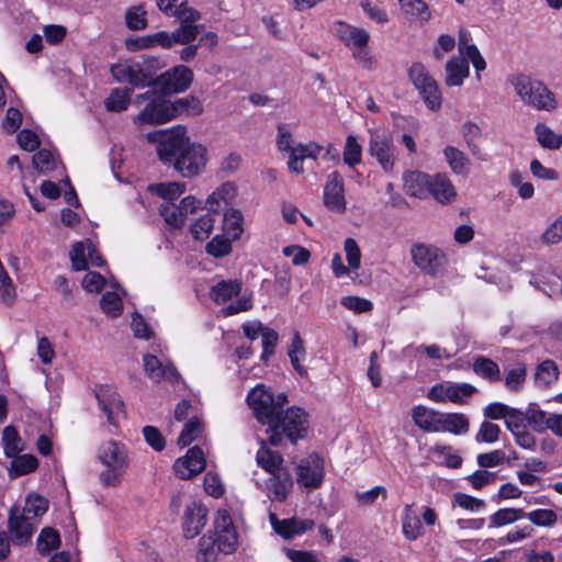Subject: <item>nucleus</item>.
<instances>
[{"label": "nucleus", "mask_w": 562, "mask_h": 562, "mask_svg": "<svg viewBox=\"0 0 562 562\" xmlns=\"http://www.w3.org/2000/svg\"><path fill=\"white\" fill-rule=\"evenodd\" d=\"M146 139L157 145L159 159L171 165L182 177L192 178L205 169L207 148L201 143L192 142L184 126L149 132Z\"/></svg>", "instance_id": "nucleus-1"}, {"label": "nucleus", "mask_w": 562, "mask_h": 562, "mask_svg": "<svg viewBox=\"0 0 562 562\" xmlns=\"http://www.w3.org/2000/svg\"><path fill=\"white\" fill-rule=\"evenodd\" d=\"M268 440L260 441L256 453L257 464L263 469L269 477L265 482V492L272 502H283L293 487L290 471L283 465V457L268 447Z\"/></svg>", "instance_id": "nucleus-2"}, {"label": "nucleus", "mask_w": 562, "mask_h": 562, "mask_svg": "<svg viewBox=\"0 0 562 562\" xmlns=\"http://www.w3.org/2000/svg\"><path fill=\"white\" fill-rule=\"evenodd\" d=\"M310 428L308 416L305 411L293 406L284 409L267 426L268 442L271 446H283L285 441L295 445L306 437Z\"/></svg>", "instance_id": "nucleus-3"}, {"label": "nucleus", "mask_w": 562, "mask_h": 562, "mask_svg": "<svg viewBox=\"0 0 562 562\" xmlns=\"http://www.w3.org/2000/svg\"><path fill=\"white\" fill-rule=\"evenodd\" d=\"M99 459L104 467L99 477L101 484L119 486L130 463L126 447L121 442L109 440L100 447Z\"/></svg>", "instance_id": "nucleus-4"}, {"label": "nucleus", "mask_w": 562, "mask_h": 562, "mask_svg": "<svg viewBox=\"0 0 562 562\" xmlns=\"http://www.w3.org/2000/svg\"><path fill=\"white\" fill-rule=\"evenodd\" d=\"M520 100L539 111H552L557 108V100L548 87L541 81L525 75H518L510 80Z\"/></svg>", "instance_id": "nucleus-5"}, {"label": "nucleus", "mask_w": 562, "mask_h": 562, "mask_svg": "<svg viewBox=\"0 0 562 562\" xmlns=\"http://www.w3.org/2000/svg\"><path fill=\"white\" fill-rule=\"evenodd\" d=\"M157 59L143 56L139 60L126 59L111 66V74L117 82H127L135 88L153 87L154 71L150 70Z\"/></svg>", "instance_id": "nucleus-6"}, {"label": "nucleus", "mask_w": 562, "mask_h": 562, "mask_svg": "<svg viewBox=\"0 0 562 562\" xmlns=\"http://www.w3.org/2000/svg\"><path fill=\"white\" fill-rule=\"evenodd\" d=\"M247 403L256 419L268 426L278 413H282L286 396L284 394L274 396L263 384L259 383L249 391Z\"/></svg>", "instance_id": "nucleus-7"}, {"label": "nucleus", "mask_w": 562, "mask_h": 562, "mask_svg": "<svg viewBox=\"0 0 562 562\" xmlns=\"http://www.w3.org/2000/svg\"><path fill=\"white\" fill-rule=\"evenodd\" d=\"M241 283L236 280H224L214 285L211 290L212 300L224 305L222 314L232 316L241 312H247L252 307L250 296H239Z\"/></svg>", "instance_id": "nucleus-8"}, {"label": "nucleus", "mask_w": 562, "mask_h": 562, "mask_svg": "<svg viewBox=\"0 0 562 562\" xmlns=\"http://www.w3.org/2000/svg\"><path fill=\"white\" fill-rule=\"evenodd\" d=\"M35 498L29 494L22 509L12 508L9 514L8 529L11 540L16 546H24L31 542L34 531Z\"/></svg>", "instance_id": "nucleus-9"}, {"label": "nucleus", "mask_w": 562, "mask_h": 562, "mask_svg": "<svg viewBox=\"0 0 562 562\" xmlns=\"http://www.w3.org/2000/svg\"><path fill=\"white\" fill-rule=\"evenodd\" d=\"M277 146L280 151L290 153L288 167L290 171L295 173L303 172V161L306 158L316 159L322 151V146L315 143H310L306 145L299 144L297 146L293 147L292 135L284 125L278 126Z\"/></svg>", "instance_id": "nucleus-10"}, {"label": "nucleus", "mask_w": 562, "mask_h": 562, "mask_svg": "<svg viewBox=\"0 0 562 562\" xmlns=\"http://www.w3.org/2000/svg\"><path fill=\"white\" fill-rule=\"evenodd\" d=\"M336 34L339 40L352 52L353 58L366 68L372 65V55L368 48L370 34L361 27L338 22Z\"/></svg>", "instance_id": "nucleus-11"}, {"label": "nucleus", "mask_w": 562, "mask_h": 562, "mask_svg": "<svg viewBox=\"0 0 562 562\" xmlns=\"http://www.w3.org/2000/svg\"><path fill=\"white\" fill-rule=\"evenodd\" d=\"M408 75L427 108L431 111L439 110L442 102L441 92L426 67L422 63H414L408 70Z\"/></svg>", "instance_id": "nucleus-12"}, {"label": "nucleus", "mask_w": 562, "mask_h": 562, "mask_svg": "<svg viewBox=\"0 0 562 562\" xmlns=\"http://www.w3.org/2000/svg\"><path fill=\"white\" fill-rule=\"evenodd\" d=\"M140 99L150 100V102L133 119L134 124H162L173 117L171 104L156 95L154 91L149 90L138 94L137 102H139Z\"/></svg>", "instance_id": "nucleus-13"}, {"label": "nucleus", "mask_w": 562, "mask_h": 562, "mask_svg": "<svg viewBox=\"0 0 562 562\" xmlns=\"http://www.w3.org/2000/svg\"><path fill=\"white\" fill-rule=\"evenodd\" d=\"M413 262L425 273L437 276L447 263L446 255L436 246L416 243L411 247Z\"/></svg>", "instance_id": "nucleus-14"}, {"label": "nucleus", "mask_w": 562, "mask_h": 562, "mask_svg": "<svg viewBox=\"0 0 562 562\" xmlns=\"http://www.w3.org/2000/svg\"><path fill=\"white\" fill-rule=\"evenodd\" d=\"M193 81L192 70L183 65L175 66L158 77H154L153 87L158 88L162 94H172L186 91Z\"/></svg>", "instance_id": "nucleus-15"}, {"label": "nucleus", "mask_w": 562, "mask_h": 562, "mask_svg": "<svg viewBox=\"0 0 562 562\" xmlns=\"http://www.w3.org/2000/svg\"><path fill=\"white\" fill-rule=\"evenodd\" d=\"M475 392L476 387L470 383L446 382L434 385L427 396L438 403L450 401L454 404H464Z\"/></svg>", "instance_id": "nucleus-16"}, {"label": "nucleus", "mask_w": 562, "mask_h": 562, "mask_svg": "<svg viewBox=\"0 0 562 562\" xmlns=\"http://www.w3.org/2000/svg\"><path fill=\"white\" fill-rule=\"evenodd\" d=\"M216 546L222 553L229 554L236 550L237 532L232 517L226 509H218L214 519Z\"/></svg>", "instance_id": "nucleus-17"}, {"label": "nucleus", "mask_w": 562, "mask_h": 562, "mask_svg": "<svg viewBox=\"0 0 562 562\" xmlns=\"http://www.w3.org/2000/svg\"><path fill=\"white\" fill-rule=\"evenodd\" d=\"M368 153L376 160V162L385 172L393 170L397 157L396 148L391 136L381 134L371 135Z\"/></svg>", "instance_id": "nucleus-18"}, {"label": "nucleus", "mask_w": 562, "mask_h": 562, "mask_svg": "<svg viewBox=\"0 0 562 562\" xmlns=\"http://www.w3.org/2000/svg\"><path fill=\"white\" fill-rule=\"evenodd\" d=\"M297 483L306 488H317L324 479V461L313 453L303 458L296 468Z\"/></svg>", "instance_id": "nucleus-19"}, {"label": "nucleus", "mask_w": 562, "mask_h": 562, "mask_svg": "<svg viewBox=\"0 0 562 562\" xmlns=\"http://www.w3.org/2000/svg\"><path fill=\"white\" fill-rule=\"evenodd\" d=\"M99 407L105 414L108 422L115 425L120 415L124 414V404L116 389L112 385H98L93 390Z\"/></svg>", "instance_id": "nucleus-20"}, {"label": "nucleus", "mask_w": 562, "mask_h": 562, "mask_svg": "<svg viewBox=\"0 0 562 562\" xmlns=\"http://www.w3.org/2000/svg\"><path fill=\"white\" fill-rule=\"evenodd\" d=\"M143 369L146 376L155 383L161 381L175 383L180 379L179 372L170 361L164 362L150 353L143 356Z\"/></svg>", "instance_id": "nucleus-21"}, {"label": "nucleus", "mask_w": 562, "mask_h": 562, "mask_svg": "<svg viewBox=\"0 0 562 562\" xmlns=\"http://www.w3.org/2000/svg\"><path fill=\"white\" fill-rule=\"evenodd\" d=\"M344 178L338 171H333L327 176L324 186L323 200L325 206L336 213L346 211Z\"/></svg>", "instance_id": "nucleus-22"}, {"label": "nucleus", "mask_w": 562, "mask_h": 562, "mask_svg": "<svg viewBox=\"0 0 562 562\" xmlns=\"http://www.w3.org/2000/svg\"><path fill=\"white\" fill-rule=\"evenodd\" d=\"M70 260L72 269L76 271L86 270L89 265L93 267H101L104 263L102 257L97 251L90 239L77 241L72 245L70 250Z\"/></svg>", "instance_id": "nucleus-23"}, {"label": "nucleus", "mask_w": 562, "mask_h": 562, "mask_svg": "<svg viewBox=\"0 0 562 562\" xmlns=\"http://www.w3.org/2000/svg\"><path fill=\"white\" fill-rule=\"evenodd\" d=\"M204 468V454L198 446L190 448L187 454L179 458L173 464L176 475L182 480H189L198 475Z\"/></svg>", "instance_id": "nucleus-24"}, {"label": "nucleus", "mask_w": 562, "mask_h": 562, "mask_svg": "<svg viewBox=\"0 0 562 562\" xmlns=\"http://www.w3.org/2000/svg\"><path fill=\"white\" fill-rule=\"evenodd\" d=\"M207 509L200 503L190 504L183 516V532L186 538L196 537L206 524Z\"/></svg>", "instance_id": "nucleus-25"}, {"label": "nucleus", "mask_w": 562, "mask_h": 562, "mask_svg": "<svg viewBox=\"0 0 562 562\" xmlns=\"http://www.w3.org/2000/svg\"><path fill=\"white\" fill-rule=\"evenodd\" d=\"M432 176L420 171H406L403 175L404 190L414 198L426 199L429 195V188Z\"/></svg>", "instance_id": "nucleus-26"}, {"label": "nucleus", "mask_w": 562, "mask_h": 562, "mask_svg": "<svg viewBox=\"0 0 562 562\" xmlns=\"http://www.w3.org/2000/svg\"><path fill=\"white\" fill-rule=\"evenodd\" d=\"M470 75L469 63L463 56L450 58L446 64L445 82L449 87H459Z\"/></svg>", "instance_id": "nucleus-27"}, {"label": "nucleus", "mask_w": 562, "mask_h": 562, "mask_svg": "<svg viewBox=\"0 0 562 562\" xmlns=\"http://www.w3.org/2000/svg\"><path fill=\"white\" fill-rule=\"evenodd\" d=\"M429 194L441 204L451 203L456 195V189L446 175H435L429 188Z\"/></svg>", "instance_id": "nucleus-28"}, {"label": "nucleus", "mask_w": 562, "mask_h": 562, "mask_svg": "<svg viewBox=\"0 0 562 562\" xmlns=\"http://www.w3.org/2000/svg\"><path fill=\"white\" fill-rule=\"evenodd\" d=\"M438 429L436 432L464 434L469 430L468 418L458 413H441L438 417Z\"/></svg>", "instance_id": "nucleus-29"}, {"label": "nucleus", "mask_w": 562, "mask_h": 562, "mask_svg": "<svg viewBox=\"0 0 562 562\" xmlns=\"http://www.w3.org/2000/svg\"><path fill=\"white\" fill-rule=\"evenodd\" d=\"M402 532L404 537L414 541L423 536L424 529L420 518L413 510V504H406L402 514Z\"/></svg>", "instance_id": "nucleus-30"}, {"label": "nucleus", "mask_w": 562, "mask_h": 562, "mask_svg": "<svg viewBox=\"0 0 562 562\" xmlns=\"http://www.w3.org/2000/svg\"><path fill=\"white\" fill-rule=\"evenodd\" d=\"M412 417L417 427L427 432H436L438 427L439 412L432 408L418 405L412 411Z\"/></svg>", "instance_id": "nucleus-31"}, {"label": "nucleus", "mask_w": 562, "mask_h": 562, "mask_svg": "<svg viewBox=\"0 0 562 562\" xmlns=\"http://www.w3.org/2000/svg\"><path fill=\"white\" fill-rule=\"evenodd\" d=\"M288 356L290 358L293 369L301 376H305L307 374V371L303 363L306 359V350L304 347V341L301 338L299 331H295L293 334L292 341L288 350Z\"/></svg>", "instance_id": "nucleus-32"}, {"label": "nucleus", "mask_w": 562, "mask_h": 562, "mask_svg": "<svg viewBox=\"0 0 562 562\" xmlns=\"http://www.w3.org/2000/svg\"><path fill=\"white\" fill-rule=\"evenodd\" d=\"M61 546L59 532L53 527H44L37 535V553L49 555Z\"/></svg>", "instance_id": "nucleus-33"}, {"label": "nucleus", "mask_w": 562, "mask_h": 562, "mask_svg": "<svg viewBox=\"0 0 562 562\" xmlns=\"http://www.w3.org/2000/svg\"><path fill=\"white\" fill-rule=\"evenodd\" d=\"M235 188L232 183L226 182L218 187L212 194L209 195L205 206L209 213L218 217V211L222 204L226 205L228 199L234 195Z\"/></svg>", "instance_id": "nucleus-34"}, {"label": "nucleus", "mask_w": 562, "mask_h": 562, "mask_svg": "<svg viewBox=\"0 0 562 562\" xmlns=\"http://www.w3.org/2000/svg\"><path fill=\"white\" fill-rule=\"evenodd\" d=\"M521 518H525V510L521 508H499L497 512L490 516L488 528L504 527L514 524Z\"/></svg>", "instance_id": "nucleus-35"}, {"label": "nucleus", "mask_w": 562, "mask_h": 562, "mask_svg": "<svg viewBox=\"0 0 562 562\" xmlns=\"http://www.w3.org/2000/svg\"><path fill=\"white\" fill-rule=\"evenodd\" d=\"M526 412L527 423L536 432L542 434L548 430L552 413L541 409L537 403H530Z\"/></svg>", "instance_id": "nucleus-36"}, {"label": "nucleus", "mask_w": 562, "mask_h": 562, "mask_svg": "<svg viewBox=\"0 0 562 562\" xmlns=\"http://www.w3.org/2000/svg\"><path fill=\"white\" fill-rule=\"evenodd\" d=\"M223 231L228 238L237 239L243 234V215L235 209H228L223 215Z\"/></svg>", "instance_id": "nucleus-37"}, {"label": "nucleus", "mask_w": 562, "mask_h": 562, "mask_svg": "<svg viewBox=\"0 0 562 562\" xmlns=\"http://www.w3.org/2000/svg\"><path fill=\"white\" fill-rule=\"evenodd\" d=\"M535 134L541 147L555 150L562 146V135L553 132L546 124L539 123L535 126Z\"/></svg>", "instance_id": "nucleus-38"}, {"label": "nucleus", "mask_w": 562, "mask_h": 562, "mask_svg": "<svg viewBox=\"0 0 562 562\" xmlns=\"http://www.w3.org/2000/svg\"><path fill=\"white\" fill-rule=\"evenodd\" d=\"M1 439L4 448V454L8 458L16 457V454L22 452L24 449L22 439L14 426L9 425L4 427Z\"/></svg>", "instance_id": "nucleus-39"}, {"label": "nucleus", "mask_w": 562, "mask_h": 562, "mask_svg": "<svg viewBox=\"0 0 562 562\" xmlns=\"http://www.w3.org/2000/svg\"><path fill=\"white\" fill-rule=\"evenodd\" d=\"M131 90L127 88H114L104 101L109 112H122L130 105Z\"/></svg>", "instance_id": "nucleus-40"}, {"label": "nucleus", "mask_w": 562, "mask_h": 562, "mask_svg": "<svg viewBox=\"0 0 562 562\" xmlns=\"http://www.w3.org/2000/svg\"><path fill=\"white\" fill-rule=\"evenodd\" d=\"M165 14L176 18L180 25H196L195 22L201 18L200 13L195 9L188 7L186 2L175 3L171 5V10L166 11Z\"/></svg>", "instance_id": "nucleus-41"}, {"label": "nucleus", "mask_w": 562, "mask_h": 562, "mask_svg": "<svg viewBox=\"0 0 562 562\" xmlns=\"http://www.w3.org/2000/svg\"><path fill=\"white\" fill-rule=\"evenodd\" d=\"M443 154L449 167L454 173L465 175L468 172L470 161L461 150L453 146H447Z\"/></svg>", "instance_id": "nucleus-42"}, {"label": "nucleus", "mask_w": 562, "mask_h": 562, "mask_svg": "<svg viewBox=\"0 0 562 562\" xmlns=\"http://www.w3.org/2000/svg\"><path fill=\"white\" fill-rule=\"evenodd\" d=\"M344 162L353 168L362 161V146L355 135H348L342 150Z\"/></svg>", "instance_id": "nucleus-43"}, {"label": "nucleus", "mask_w": 562, "mask_h": 562, "mask_svg": "<svg viewBox=\"0 0 562 562\" xmlns=\"http://www.w3.org/2000/svg\"><path fill=\"white\" fill-rule=\"evenodd\" d=\"M473 371L490 381H498L501 379L498 364L484 356H480L474 360Z\"/></svg>", "instance_id": "nucleus-44"}, {"label": "nucleus", "mask_w": 562, "mask_h": 562, "mask_svg": "<svg viewBox=\"0 0 562 562\" xmlns=\"http://www.w3.org/2000/svg\"><path fill=\"white\" fill-rule=\"evenodd\" d=\"M216 216L207 212L191 225V234L198 240L207 239L213 231Z\"/></svg>", "instance_id": "nucleus-45"}, {"label": "nucleus", "mask_w": 562, "mask_h": 562, "mask_svg": "<svg viewBox=\"0 0 562 562\" xmlns=\"http://www.w3.org/2000/svg\"><path fill=\"white\" fill-rule=\"evenodd\" d=\"M151 191L162 198L165 203H171L186 191V184L182 182L159 183L153 186Z\"/></svg>", "instance_id": "nucleus-46"}, {"label": "nucleus", "mask_w": 562, "mask_h": 562, "mask_svg": "<svg viewBox=\"0 0 562 562\" xmlns=\"http://www.w3.org/2000/svg\"><path fill=\"white\" fill-rule=\"evenodd\" d=\"M525 518L537 527L550 528L558 521V515L552 509L539 508L529 513L525 512Z\"/></svg>", "instance_id": "nucleus-47"}, {"label": "nucleus", "mask_w": 562, "mask_h": 562, "mask_svg": "<svg viewBox=\"0 0 562 562\" xmlns=\"http://www.w3.org/2000/svg\"><path fill=\"white\" fill-rule=\"evenodd\" d=\"M100 306L103 313L110 317H117L123 311L122 299L120 294L114 291H108L102 295Z\"/></svg>", "instance_id": "nucleus-48"}, {"label": "nucleus", "mask_w": 562, "mask_h": 562, "mask_svg": "<svg viewBox=\"0 0 562 562\" xmlns=\"http://www.w3.org/2000/svg\"><path fill=\"white\" fill-rule=\"evenodd\" d=\"M222 550L216 546L212 536H203L199 541L198 560L201 562H216Z\"/></svg>", "instance_id": "nucleus-49"}, {"label": "nucleus", "mask_w": 562, "mask_h": 562, "mask_svg": "<svg viewBox=\"0 0 562 562\" xmlns=\"http://www.w3.org/2000/svg\"><path fill=\"white\" fill-rule=\"evenodd\" d=\"M203 29L204 26L202 24L180 25L173 32H171V37L175 44L187 45L194 41Z\"/></svg>", "instance_id": "nucleus-50"}, {"label": "nucleus", "mask_w": 562, "mask_h": 562, "mask_svg": "<svg viewBox=\"0 0 562 562\" xmlns=\"http://www.w3.org/2000/svg\"><path fill=\"white\" fill-rule=\"evenodd\" d=\"M559 370L557 364L552 360H546L541 362L536 371V381L547 386L558 379Z\"/></svg>", "instance_id": "nucleus-51"}, {"label": "nucleus", "mask_w": 562, "mask_h": 562, "mask_svg": "<svg viewBox=\"0 0 562 562\" xmlns=\"http://www.w3.org/2000/svg\"><path fill=\"white\" fill-rule=\"evenodd\" d=\"M504 422L507 430L513 435L516 431L527 428V412L510 407Z\"/></svg>", "instance_id": "nucleus-52"}, {"label": "nucleus", "mask_w": 562, "mask_h": 562, "mask_svg": "<svg viewBox=\"0 0 562 562\" xmlns=\"http://www.w3.org/2000/svg\"><path fill=\"white\" fill-rule=\"evenodd\" d=\"M173 113L176 111L186 112L188 115L196 116L203 112L201 101L195 97H186L177 100L173 105Z\"/></svg>", "instance_id": "nucleus-53"}, {"label": "nucleus", "mask_w": 562, "mask_h": 562, "mask_svg": "<svg viewBox=\"0 0 562 562\" xmlns=\"http://www.w3.org/2000/svg\"><path fill=\"white\" fill-rule=\"evenodd\" d=\"M402 9L422 21H428L430 13L427 4L423 0H400Z\"/></svg>", "instance_id": "nucleus-54"}, {"label": "nucleus", "mask_w": 562, "mask_h": 562, "mask_svg": "<svg viewBox=\"0 0 562 562\" xmlns=\"http://www.w3.org/2000/svg\"><path fill=\"white\" fill-rule=\"evenodd\" d=\"M202 424L199 418L192 417L183 427L178 443L181 447L189 446L201 432Z\"/></svg>", "instance_id": "nucleus-55"}, {"label": "nucleus", "mask_w": 562, "mask_h": 562, "mask_svg": "<svg viewBox=\"0 0 562 562\" xmlns=\"http://www.w3.org/2000/svg\"><path fill=\"white\" fill-rule=\"evenodd\" d=\"M125 21L128 29L139 31L146 27V11L142 5H136L127 10Z\"/></svg>", "instance_id": "nucleus-56"}, {"label": "nucleus", "mask_w": 562, "mask_h": 562, "mask_svg": "<svg viewBox=\"0 0 562 562\" xmlns=\"http://www.w3.org/2000/svg\"><path fill=\"white\" fill-rule=\"evenodd\" d=\"M501 428L491 422H483L475 435L477 442L494 443L498 440Z\"/></svg>", "instance_id": "nucleus-57"}, {"label": "nucleus", "mask_w": 562, "mask_h": 562, "mask_svg": "<svg viewBox=\"0 0 562 562\" xmlns=\"http://www.w3.org/2000/svg\"><path fill=\"white\" fill-rule=\"evenodd\" d=\"M229 239L231 238L227 236H215L211 241L206 244L207 254L214 257H222L227 255L232 249Z\"/></svg>", "instance_id": "nucleus-58"}, {"label": "nucleus", "mask_w": 562, "mask_h": 562, "mask_svg": "<svg viewBox=\"0 0 562 562\" xmlns=\"http://www.w3.org/2000/svg\"><path fill=\"white\" fill-rule=\"evenodd\" d=\"M12 459L11 471H13L15 475H23L35 469V457L32 454H16V457Z\"/></svg>", "instance_id": "nucleus-59"}, {"label": "nucleus", "mask_w": 562, "mask_h": 562, "mask_svg": "<svg viewBox=\"0 0 562 562\" xmlns=\"http://www.w3.org/2000/svg\"><path fill=\"white\" fill-rule=\"evenodd\" d=\"M431 451L439 458H442L446 465L449 468L458 469L462 464L461 457L453 453L450 446L436 445L435 447H432Z\"/></svg>", "instance_id": "nucleus-60"}, {"label": "nucleus", "mask_w": 562, "mask_h": 562, "mask_svg": "<svg viewBox=\"0 0 562 562\" xmlns=\"http://www.w3.org/2000/svg\"><path fill=\"white\" fill-rule=\"evenodd\" d=\"M526 380V367L518 364L510 369L505 378L506 386L512 391H518Z\"/></svg>", "instance_id": "nucleus-61"}, {"label": "nucleus", "mask_w": 562, "mask_h": 562, "mask_svg": "<svg viewBox=\"0 0 562 562\" xmlns=\"http://www.w3.org/2000/svg\"><path fill=\"white\" fill-rule=\"evenodd\" d=\"M160 214L166 221V223L172 227H181L184 223L182 215L179 212L178 205H175L172 203L161 204Z\"/></svg>", "instance_id": "nucleus-62"}, {"label": "nucleus", "mask_w": 562, "mask_h": 562, "mask_svg": "<svg viewBox=\"0 0 562 562\" xmlns=\"http://www.w3.org/2000/svg\"><path fill=\"white\" fill-rule=\"evenodd\" d=\"M453 504L471 512H479L485 506L483 499L475 498L464 493H456L453 495Z\"/></svg>", "instance_id": "nucleus-63"}, {"label": "nucleus", "mask_w": 562, "mask_h": 562, "mask_svg": "<svg viewBox=\"0 0 562 562\" xmlns=\"http://www.w3.org/2000/svg\"><path fill=\"white\" fill-rule=\"evenodd\" d=\"M541 240L544 244L553 245L562 240V221L558 217L542 234Z\"/></svg>", "instance_id": "nucleus-64"}]
</instances>
